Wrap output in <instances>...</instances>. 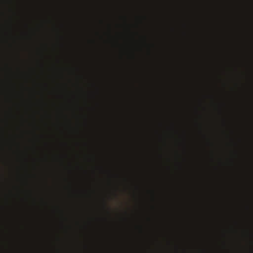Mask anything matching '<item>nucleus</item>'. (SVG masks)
Listing matches in <instances>:
<instances>
[{"mask_svg": "<svg viewBox=\"0 0 253 253\" xmlns=\"http://www.w3.org/2000/svg\"><path fill=\"white\" fill-rule=\"evenodd\" d=\"M173 0H170V113L173 115V107L174 91V36L176 30L173 25Z\"/></svg>", "mask_w": 253, "mask_h": 253, "instance_id": "1", "label": "nucleus"}, {"mask_svg": "<svg viewBox=\"0 0 253 253\" xmlns=\"http://www.w3.org/2000/svg\"><path fill=\"white\" fill-rule=\"evenodd\" d=\"M174 185L173 177L170 175V219L169 226L170 232H173L174 225Z\"/></svg>", "mask_w": 253, "mask_h": 253, "instance_id": "2", "label": "nucleus"}, {"mask_svg": "<svg viewBox=\"0 0 253 253\" xmlns=\"http://www.w3.org/2000/svg\"><path fill=\"white\" fill-rule=\"evenodd\" d=\"M159 253H162V242H161V169H159Z\"/></svg>", "mask_w": 253, "mask_h": 253, "instance_id": "3", "label": "nucleus"}, {"mask_svg": "<svg viewBox=\"0 0 253 253\" xmlns=\"http://www.w3.org/2000/svg\"><path fill=\"white\" fill-rule=\"evenodd\" d=\"M168 245V253H188L186 250H182L173 240H169Z\"/></svg>", "mask_w": 253, "mask_h": 253, "instance_id": "4", "label": "nucleus"}, {"mask_svg": "<svg viewBox=\"0 0 253 253\" xmlns=\"http://www.w3.org/2000/svg\"><path fill=\"white\" fill-rule=\"evenodd\" d=\"M169 130H170V137L173 138L175 134L177 133V130L176 129L175 124L174 122L173 121V119L170 121V124L169 126Z\"/></svg>", "mask_w": 253, "mask_h": 253, "instance_id": "5", "label": "nucleus"}, {"mask_svg": "<svg viewBox=\"0 0 253 253\" xmlns=\"http://www.w3.org/2000/svg\"><path fill=\"white\" fill-rule=\"evenodd\" d=\"M146 252L147 247L146 245L142 243L138 246L134 253H146Z\"/></svg>", "mask_w": 253, "mask_h": 253, "instance_id": "6", "label": "nucleus"}, {"mask_svg": "<svg viewBox=\"0 0 253 253\" xmlns=\"http://www.w3.org/2000/svg\"><path fill=\"white\" fill-rule=\"evenodd\" d=\"M201 253H206L205 251H202Z\"/></svg>", "mask_w": 253, "mask_h": 253, "instance_id": "7", "label": "nucleus"}, {"mask_svg": "<svg viewBox=\"0 0 253 253\" xmlns=\"http://www.w3.org/2000/svg\"><path fill=\"white\" fill-rule=\"evenodd\" d=\"M169 169L171 171V168L170 167H169Z\"/></svg>", "mask_w": 253, "mask_h": 253, "instance_id": "8", "label": "nucleus"}]
</instances>
